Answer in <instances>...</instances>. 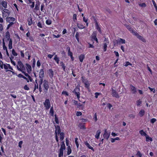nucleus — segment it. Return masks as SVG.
Masks as SVG:
<instances>
[{
  "mask_svg": "<svg viewBox=\"0 0 157 157\" xmlns=\"http://www.w3.org/2000/svg\"><path fill=\"white\" fill-rule=\"evenodd\" d=\"M44 105L46 109L47 110L49 109L50 107L51 104L50 100L48 99H47L44 103Z\"/></svg>",
  "mask_w": 157,
  "mask_h": 157,
  "instance_id": "f257e3e1",
  "label": "nucleus"
},
{
  "mask_svg": "<svg viewBox=\"0 0 157 157\" xmlns=\"http://www.w3.org/2000/svg\"><path fill=\"white\" fill-rule=\"evenodd\" d=\"M134 34L135 35L138 39L144 42L145 43L146 42V40L142 36H141L136 32H134Z\"/></svg>",
  "mask_w": 157,
  "mask_h": 157,
  "instance_id": "f03ea898",
  "label": "nucleus"
},
{
  "mask_svg": "<svg viewBox=\"0 0 157 157\" xmlns=\"http://www.w3.org/2000/svg\"><path fill=\"white\" fill-rule=\"evenodd\" d=\"M110 133H108L107 130L106 129L105 130V132L103 135V137L106 139L107 140H108L110 136Z\"/></svg>",
  "mask_w": 157,
  "mask_h": 157,
  "instance_id": "7ed1b4c3",
  "label": "nucleus"
},
{
  "mask_svg": "<svg viewBox=\"0 0 157 157\" xmlns=\"http://www.w3.org/2000/svg\"><path fill=\"white\" fill-rule=\"evenodd\" d=\"M43 86L44 89L47 91L49 88L48 82L46 80H44L43 81Z\"/></svg>",
  "mask_w": 157,
  "mask_h": 157,
  "instance_id": "20e7f679",
  "label": "nucleus"
},
{
  "mask_svg": "<svg viewBox=\"0 0 157 157\" xmlns=\"http://www.w3.org/2000/svg\"><path fill=\"white\" fill-rule=\"evenodd\" d=\"M66 148L60 147L59 151V157H61L63 155V151Z\"/></svg>",
  "mask_w": 157,
  "mask_h": 157,
  "instance_id": "39448f33",
  "label": "nucleus"
},
{
  "mask_svg": "<svg viewBox=\"0 0 157 157\" xmlns=\"http://www.w3.org/2000/svg\"><path fill=\"white\" fill-rule=\"evenodd\" d=\"M131 90L133 94H136V89L132 85H130Z\"/></svg>",
  "mask_w": 157,
  "mask_h": 157,
  "instance_id": "423d86ee",
  "label": "nucleus"
},
{
  "mask_svg": "<svg viewBox=\"0 0 157 157\" xmlns=\"http://www.w3.org/2000/svg\"><path fill=\"white\" fill-rule=\"evenodd\" d=\"M26 66L27 71L28 73L30 74L31 73L32 70L31 66L28 63H26Z\"/></svg>",
  "mask_w": 157,
  "mask_h": 157,
  "instance_id": "0eeeda50",
  "label": "nucleus"
},
{
  "mask_svg": "<svg viewBox=\"0 0 157 157\" xmlns=\"http://www.w3.org/2000/svg\"><path fill=\"white\" fill-rule=\"evenodd\" d=\"M112 95L114 97L117 98H119V96L118 94V93L115 90L112 89Z\"/></svg>",
  "mask_w": 157,
  "mask_h": 157,
  "instance_id": "6e6552de",
  "label": "nucleus"
},
{
  "mask_svg": "<svg viewBox=\"0 0 157 157\" xmlns=\"http://www.w3.org/2000/svg\"><path fill=\"white\" fill-rule=\"evenodd\" d=\"M19 65V66L20 67V68L22 69V70L23 71V70H25V67L22 63V62L21 61H19L17 63Z\"/></svg>",
  "mask_w": 157,
  "mask_h": 157,
  "instance_id": "1a4fd4ad",
  "label": "nucleus"
},
{
  "mask_svg": "<svg viewBox=\"0 0 157 157\" xmlns=\"http://www.w3.org/2000/svg\"><path fill=\"white\" fill-rule=\"evenodd\" d=\"M84 144L89 149H91L93 151H94V150L93 148L90 146V144L87 142V141L85 142Z\"/></svg>",
  "mask_w": 157,
  "mask_h": 157,
  "instance_id": "9d476101",
  "label": "nucleus"
},
{
  "mask_svg": "<svg viewBox=\"0 0 157 157\" xmlns=\"http://www.w3.org/2000/svg\"><path fill=\"white\" fill-rule=\"evenodd\" d=\"M124 25L126 27L129 31H132V33H133L134 32H135V31L133 30V29L131 27L130 25H129L126 24H125Z\"/></svg>",
  "mask_w": 157,
  "mask_h": 157,
  "instance_id": "9b49d317",
  "label": "nucleus"
},
{
  "mask_svg": "<svg viewBox=\"0 0 157 157\" xmlns=\"http://www.w3.org/2000/svg\"><path fill=\"white\" fill-rule=\"evenodd\" d=\"M44 77V71L43 69L40 70V75L39 78H42Z\"/></svg>",
  "mask_w": 157,
  "mask_h": 157,
  "instance_id": "f8f14e48",
  "label": "nucleus"
},
{
  "mask_svg": "<svg viewBox=\"0 0 157 157\" xmlns=\"http://www.w3.org/2000/svg\"><path fill=\"white\" fill-rule=\"evenodd\" d=\"M15 20V18L13 17H9L6 18V21L8 22H10V21H14Z\"/></svg>",
  "mask_w": 157,
  "mask_h": 157,
  "instance_id": "ddd939ff",
  "label": "nucleus"
},
{
  "mask_svg": "<svg viewBox=\"0 0 157 157\" xmlns=\"http://www.w3.org/2000/svg\"><path fill=\"white\" fill-rule=\"evenodd\" d=\"M49 75L50 77L52 78L54 76V72L53 71L52 69H50L49 70Z\"/></svg>",
  "mask_w": 157,
  "mask_h": 157,
  "instance_id": "4468645a",
  "label": "nucleus"
},
{
  "mask_svg": "<svg viewBox=\"0 0 157 157\" xmlns=\"http://www.w3.org/2000/svg\"><path fill=\"white\" fill-rule=\"evenodd\" d=\"M38 1V2H36L35 5V6L34 8V10H40V3Z\"/></svg>",
  "mask_w": 157,
  "mask_h": 157,
  "instance_id": "2eb2a0df",
  "label": "nucleus"
},
{
  "mask_svg": "<svg viewBox=\"0 0 157 157\" xmlns=\"http://www.w3.org/2000/svg\"><path fill=\"white\" fill-rule=\"evenodd\" d=\"M10 33L8 31L6 33V37L7 39V40H10Z\"/></svg>",
  "mask_w": 157,
  "mask_h": 157,
  "instance_id": "dca6fc26",
  "label": "nucleus"
},
{
  "mask_svg": "<svg viewBox=\"0 0 157 157\" xmlns=\"http://www.w3.org/2000/svg\"><path fill=\"white\" fill-rule=\"evenodd\" d=\"M101 132V130H98L96 132V134L95 135V137L98 139L99 138V136H100V134Z\"/></svg>",
  "mask_w": 157,
  "mask_h": 157,
  "instance_id": "f3484780",
  "label": "nucleus"
},
{
  "mask_svg": "<svg viewBox=\"0 0 157 157\" xmlns=\"http://www.w3.org/2000/svg\"><path fill=\"white\" fill-rule=\"evenodd\" d=\"M85 58V56L83 54L81 55L79 57V59L80 62H82L83 60Z\"/></svg>",
  "mask_w": 157,
  "mask_h": 157,
  "instance_id": "a211bd4d",
  "label": "nucleus"
},
{
  "mask_svg": "<svg viewBox=\"0 0 157 157\" xmlns=\"http://www.w3.org/2000/svg\"><path fill=\"white\" fill-rule=\"evenodd\" d=\"M78 127L80 129H86L84 126V123L79 124L78 125Z\"/></svg>",
  "mask_w": 157,
  "mask_h": 157,
  "instance_id": "6ab92c4d",
  "label": "nucleus"
},
{
  "mask_svg": "<svg viewBox=\"0 0 157 157\" xmlns=\"http://www.w3.org/2000/svg\"><path fill=\"white\" fill-rule=\"evenodd\" d=\"M78 28L80 29H83L85 28V26L82 24H77Z\"/></svg>",
  "mask_w": 157,
  "mask_h": 157,
  "instance_id": "aec40b11",
  "label": "nucleus"
},
{
  "mask_svg": "<svg viewBox=\"0 0 157 157\" xmlns=\"http://www.w3.org/2000/svg\"><path fill=\"white\" fill-rule=\"evenodd\" d=\"M146 137V141L147 142H148L149 141H152V139L149 136L147 135L146 136H145Z\"/></svg>",
  "mask_w": 157,
  "mask_h": 157,
  "instance_id": "412c9836",
  "label": "nucleus"
},
{
  "mask_svg": "<svg viewBox=\"0 0 157 157\" xmlns=\"http://www.w3.org/2000/svg\"><path fill=\"white\" fill-rule=\"evenodd\" d=\"M9 48L10 49L12 48V41L11 39L9 40Z\"/></svg>",
  "mask_w": 157,
  "mask_h": 157,
  "instance_id": "4be33fe9",
  "label": "nucleus"
},
{
  "mask_svg": "<svg viewBox=\"0 0 157 157\" xmlns=\"http://www.w3.org/2000/svg\"><path fill=\"white\" fill-rule=\"evenodd\" d=\"M56 130L58 134H60V133H61L60 127L59 126L57 125L56 126Z\"/></svg>",
  "mask_w": 157,
  "mask_h": 157,
  "instance_id": "5701e85b",
  "label": "nucleus"
},
{
  "mask_svg": "<svg viewBox=\"0 0 157 157\" xmlns=\"http://www.w3.org/2000/svg\"><path fill=\"white\" fill-rule=\"evenodd\" d=\"M97 32H94L91 35L92 38L93 39H94L97 37Z\"/></svg>",
  "mask_w": 157,
  "mask_h": 157,
  "instance_id": "b1692460",
  "label": "nucleus"
},
{
  "mask_svg": "<svg viewBox=\"0 0 157 157\" xmlns=\"http://www.w3.org/2000/svg\"><path fill=\"white\" fill-rule=\"evenodd\" d=\"M28 25L29 26H30L32 24V18L31 17H29L28 19Z\"/></svg>",
  "mask_w": 157,
  "mask_h": 157,
  "instance_id": "393cba45",
  "label": "nucleus"
},
{
  "mask_svg": "<svg viewBox=\"0 0 157 157\" xmlns=\"http://www.w3.org/2000/svg\"><path fill=\"white\" fill-rule=\"evenodd\" d=\"M2 4L3 6L5 8H6L7 7V2L4 1H3L2 2Z\"/></svg>",
  "mask_w": 157,
  "mask_h": 157,
  "instance_id": "a878e982",
  "label": "nucleus"
},
{
  "mask_svg": "<svg viewBox=\"0 0 157 157\" xmlns=\"http://www.w3.org/2000/svg\"><path fill=\"white\" fill-rule=\"evenodd\" d=\"M71 152V150L70 146H68L67 147V154L68 155H69Z\"/></svg>",
  "mask_w": 157,
  "mask_h": 157,
  "instance_id": "bb28decb",
  "label": "nucleus"
},
{
  "mask_svg": "<svg viewBox=\"0 0 157 157\" xmlns=\"http://www.w3.org/2000/svg\"><path fill=\"white\" fill-rule=\"evenodd\" d=\"M4 12H5L6 13H8V15H9L10 13V11L8 10L5 9H4V10H3V11H2V15H3V16L5 14V13H4Z\"/></svg>",
  "mask_w": 157,
  "mask_h": 157,
  "instance_id": "cd10ccee",
  "label": "nucleus"
},
{
  "mask_svg": "<svg viewBox=\"0 0 157 157\" xmlns=\"http://www.w3.org/2000/svg\"><path fill=\"white\" fill-rule=\"evenodd\" d=\"M109 44L107 43H105L104 44L103 47L104 48V51L105 52L107 50V45L108 44Z\"/></svg>",
  "mask_w": 157,
  "mask_h": 157,
  "instance_id": "c85d7f7f",
  "label": "nucleus"
},
{
  "mask_svg": "<svg viewBox=\"0 0 157 157\" xmlns=\"http://www.w3.org/2000/svg\"><path fill=\"white\" fill-rule=\"evenodd\" d=\"M60 140L62 141L63 140V139L64 138V133L63 132H61V133H60Z\"/></svg>",
  "mask_w": 157,
  "mask_h": 157,
  "instance_id": "c756f323",
  "label": "nucleus"
},
{
  "mask_svg": "<svg viewBox=\"0 0 157 157\" xmlns=\"http://www.w3.org/2000/svg\"><path fill=\"white\" fill-rule=\"evenodd\" d=\"M49 113L51 115V116H53V115H54V111H53V107L52 106V107L50 108Z\"/></svg>",
  "mask_w": 157,
  "mask_h": 157,
  "instance_id": "7c9ffc66",
  "label": "nucleus"
},
{
  "mask_svg": "<svg viewBox=\"0 0 157 157\" xmlns=\"http://www.w3.org/2000/svg\"><path fill=\"white\" fill-rule=\"evenodd\" d=\"M142 135L144 136H146L147 135L146 133H145L143 130H140L139 132Z\"/></svg>",
  "mask_w": 157,
  "mask_h": 157,
  "instance_id": "2f4dec72",
  "label": "nucleus"
},
{
  "mask_svg": "<svg viewBox=\"0 0 157 157\" xmlns=\"http://www.w3.org/2000/svg\"><path fill=\"white\" fill-rule=\"evenodd\" d=\"M54 59L57 62V63H59V58L56 55L55 57L54 58Z\"/></svg>",
  "mask_w": 157,
  "mask_h": 157,
  "instance_id": "473e14b6",
  "label": "nucleus"
},
{
  "mask_svg": "<svg viewBox=\"0 0 157 157\" xmlns=\"http://www.w3.org/2000/svg\"><path fill=\"white\" fill-rule=\"evenodd\" d=\"M141 117H142L144 114L145 111L144 110H141L139 113Z\"/></svg>",
  "mask_w": 157,
  "mask_h": 157,
  "instance_id": "72a5a7b5",
  "label": "nucleus"
},
{
  "mask_svg": "<svg viewBox=\"0 0 157 157\" xmlns=\"http://www.w3.org/2000/svg\"><path fill=\"white\" fill-rule=\"evenodd\" d=\"M61 66L63 68V69L64 71H65V64L63 63V62H60Z\"/></svg>",
  "mask_w": 157,
  "mask_h": 157,
  "instance_id": "f704fd0d",
  "label": "nucleus"
},
{
  "mask_svg": "<svg viewBox=\"0 0 157 157\" xmlns=\"http://www.w3.org/2000/svg\"><path fill=\"white\" fill-rule=\"evenodd\" d=\"M119 43H121L122 44H124L125 43V40L124 39H123L121 38H120L119 40Z\"/></svg>",
  "mask_w": 157,
  "mask_h": 157,
  "instance_id": "c9c22d12",
  "label": "nucleus"
},
{
  "mask_svg": "<svg viewBox=\"0 0 157 157\" xmlns=\"http://www.w3.org/2000/svg\"><path fill=\"white\" fill-rule=\"evenodd\" d=\"M55 117V121L56 122V123L58 124L59 123V121L58 120V117H57V115L56 114H55L54 115Z\"/></svg>",
  "mask_w": 157,
  "mask_h": 157,
  "instance_id": "e433bc0d",
  "label": "nucleus"
},
{
  "mask_svg": "<svg viewBox=\"0 0 157 157\" xmlns=\"http://www.w3.org/2000/svg\"><path fill=\"white\" fill-rule=\"evenodd\" d=\"M95 26L96 27V29L98 30V31L100 32V33H101V28L98 25V24L97 25H95Z\"/></svg>",
  "mask_w": 157,
  "mask_h": 157,
  "instance_id": "4c0bfd02",
  "label": "nucleus"
},
{
  "mask_svg": "<svg viewBox=\"0 0 157 157\" xmlns=\"http://www.w3.org/2000/svg\"><path fill=\"white\" fill-rule=\"evenodd\" d=\"M78 140V138H75V142L76 144L77 148H78V146H79V144L77 141Z\"/></svg>",
  "mask_w": 157,
  "mask_h": 157,
  "instance_id": "58836bf2",
  "label": "nucleus"
},
{
  "mask_svg": "<svg viewBox=\"0 0 157 157\" xmlns=\"http://www.w3.org/2000/svg\"><path fill=\"white\" fill-rule=\"evenodd\" d=\"M12 54L15 56H16L17 55V54L16 53L15 50L14 49H13L12 50Z\"/></svg>",
  "mask_w": 157,
  "mask_h": 157,
  "instance_id": "ea45409f",
  "label": "nucleus"
},
{
  "mask_svg": "<svg viewBox=\"0 0 157 157\" xmlns=\"http://www.w3.org/2000/svg\"><path fill=\"white\" fill-rule=\"evenodd\" d=\"M46 23L48 25H50L52 23V21L51 20H47L46 21Z\"/></svg>",
  "mask_w": 157,
  "mask_h": 157,
  "instance_id": "a19ab883",
  "label": "nucleus"
},
{
  "mask_svg": "<svg viewBox=\"0 0 157 157\" xmlns=\"http://www.w3.org/2000/svg\"><path fill=\"white\" fill-rule=\"evenodd\" d=\"M119 43V41L116 40H114L113 41V43L114 46H115L117 44Z\"/></svg>",
  "mask_w": 157,
  "mask_h": 157,
  "instance_id": "79ce46f5",
  "label": "nucleus"
},
{
  "mask_svg": "<svg viewBox=\"0 0 157 157\" xmlns=\"http://www.w3.org/2000/svg\"><path fill=\"white\" fill-rule=\"evenodd\" d=\"M80 107H81L82 109H83L84 108V106L83 105L79 103L78 105V108H80Z\"/></svg>",
  "mask_w": 157,
  "mask_h": 157,
  "instance_id": "37998d69",
  "label": "nucleus"
},
{
  "mask_svg": "<svg viewBox=\"0 0 157 157\" xmlns=\"http://www.w3.org/2000/svg\"><path fill=\"white\" fill-rule=\"evenodd\" d=\"M78 36H79L78 33V32H77L76 33V34L75 37V38H76V39L77 40V41H79Z\"/></svg>",
  "mask_w": 157,
  "mask_h": 157,
  "instance_id": "c03bdc74",
  "label": "nucleus"
},
{
  "mask_svg": "<svg viewBox=\"0 0 157 157\" xmlns=\"http://www.w3.org/2000/svg\"><path fill=\"white\" fill-rule=\"evenodd\" d=\"M76 17H77V15L75 14H74L73 15V21L74 22H75V20H77Z\"/></svg>",
  "mask_w": 157,
  "mask_h": 157,
  "instance_id": "a18cd8bd",
  "label": "nucleus"
},
{
  "mask_svg": "<svg viewBox=\"0 0 157 157\" xmlns=\"http://www.w3.org/2000/svg\"><path fill=\"white\" fill-rule=\"evenodd\" d=\"M64 141H63L61 142L62 144L61 145V147H64L66 148L65 144H64Z\"/></svg>",
  "mask_w": 157,
  "mask_h": 157,
  "instance_id": "49530a36",
  "label": "nucleus"
},
{
  "mask_svg": "<svg viewBox=\"0 0 157 157\" xmlns=\"http://www.w3.org/2000/svg\"><path fill=\"white\" fill-rule=\"evenodd\" d=\"M139 5L142 7H145L146 6V5L144 3H140L139 4Z\"/></svg>",
  "mask_w": 157,
  "mask_h": 157,
  "instance_id": "de8ad7c7",
  "label": "nucleus"
},
{
  "mask_svg": "<svg viewBox=\"0 0 157 157\" xmlns=\"http://www.w3.org/2000/svg\"><path fill=\"white\" fill-rule=\"evenodd\" d=\"M75 94L76 95L78 98L79 99L80 98V93L76 92Z\"/></svg>",
  "mask_w": 157,
  "mask_h": 157,
  "instance_id": "09e8293b",
  "label": "nucleus"
},
{
  "mask_svg": "<svg viewBox=\"0 0 157 157\" xmlns=\"http://www.w3.org/2000/svg\"><path fill=\"white\" fill-rule=\"evenodd\" d=\"M128 65H132V64L130 63L129 62L127 61L126 62L125 64L124 65L125 67L128 66Z\"/></svg>",
  "mask_w": 157,
  "mask_h": 157,
  "instance_id": "8fccbe9b",
  "label": "nucleus"
},
{
  "mask_svg": "<svg viewBox=\"0 0 157 157\" xmlns=\"http://www.w3.org/2000/svg\"><path fill=\"white\" fill-rule=\"evenodd\" d=\"M75 89L76 92H77L78 93H79L80 89H79V87L77 86L75 88Z\"/></svg>",
  "mask_w": 157,
  "mask_h": 157,
  "instance_id": "3c124183",
  "label": "nucleus"
},
{
  "mask_svg": "<svg viewBox=\"0 0 157 157\" xmlns=\"http://www.w3.org/2000/svg\"><path fill=\"white\" fill-rule=\"evenodd\" d=\"M156 121V119L155 118H152L151 120V122L152 123H154Z\"/></svg>",
  "mask_w": 157,
  "mask_h": 157,
  "instance_id": "603ef678",
  "label": "nucleus"
},
{
  "mask_svg": "<svg viewBox=\"0 0 157 157\" xmlns=\"http://www.w3.org/2000/svg\"><path fill=\"white\" fill-rule=\"evenodd\" d=\"M21 72L22 73L24 74L25 76L26 77H28L29 75H28V74L27 73H26L25 71H21Z\"/></svg>",
  "mask_w": 157,
  "mask_h": 157,
  "instance_id": "864d4df0",
  "label": "nucleus"
},
{
  "mask_svg": "<svg viewBox=\"0 0 157 157\" xmlns=\"http://www.w3.org/2000/svg\"><path fill=\"white\" fill-rule=\"evenodd\" d=\"M76 116H81L82 115V113L80 112H77L76 113Z\"/></svg>",
  "mask_w": 157,
  "mask_h": 157,
  "instance_id": "5fc2aeb1",
  "label": "nucleus"
},
{
  "mask_svg": "<svg viewBox=\"0 0 157 157\" xmlns=\"http://www.w3.org/2000/svg\"><path fill=\"white\" fill-rule=\"evenodd\" d=\"M148 88L150 89L151 91H152L154 93L155 92V88H151L149 87Z\"/></svg>",
  "mask_w": 157,
  "mask_h": 157,
  "instance_id": "6e6d98bb",
  "label": "nucleus"
},
{
  "mask_svg": "<svg viewBox=\"0 0 157 157\" xmlns=\"http://www.w3.org/2000/svg\"><path fill=\"white\" fill-rule=\"evenodd\" d=\"M92 17L94 19V22L95 23V25H97L98 24V22L96 20V18H95L94 16H92Z\"/></svg>",
  "mask_w": 157,
  "mask_h": 157,
  "instance_id": "4d7b16f0",
  "label": "nucleus"
},
{
  "mask_svg": "<svg viewBox=\"0 0 157 157\" xmlns=\"http://www.w3.org/2000/svg\"><path fill=\"white\" fill-rule=\"evenodd\" d=\"M153 3L154 6H155V8L156 10V12H157V6H156V4L155 3V1H153Z\"/></svg>",
  "mask_w": 157,
  "mask_h": 157,
  "instance_id": "13d9d810",
  "label": "nucleus"
},
{
  "mask_svg": "<svg viewBox=\"0 0 157 157\" xmlns=\"http://www.w3.org/2000/svg\"><path fill=\"white\" fill-rule=\"evenodd\" d=\"M24 89L25 90H29V88L27 86V85H25L24 87Z\"/></svg>",
  "mask_w": 157,
  "mask_h": 157,
  "instance_id": "bf43d9fd",
  "label": "nucleus"
},
{
  "mask_svg": "<svg viewBox=\"0 0 157 157\" xmlns=\"http://www.w3.org/2000/svg\"><path fill=\"white\" fill-rule=\"evenodd\" d=\"M136 155L138 156L139 157H141L142 154H141L140 152L139 151H138L136 154Z\"/></svg>",
  "mask_w": 157,
  "mask_h": 157,
  "instance_id": "052dcab7",
  "label": "nucleus"
},
{
  "mask_svg": "<svg viewBox=\"0 0 157 157\" xmlns=\"http://www.w3.org/2000/svg\"><path fill=\"white\" fill-rule=\"evenodd\" d=\"M62 94H65L66 96H68V94L67 92L66 91H63L62 92Z\"/></svg>",
  "mask_w": 157,
  "mask_h": 157,
  "instance_id": "680f3d73",
  "label": "nucleus"
},
{
  "mask_svg": "<svg viewBox=\"0 0 157 157\" xmlns=\"http://www.w3.org/2000/svg\"><path fill=\"white\" fill-rule=\"evenodd\" d=\"M141 101H140V99L138 100L137 101V103H136V105H137V106H139V105L141 103Z\"/></svg>",
  "mask_w": 157,
  "mask_h": 157,
  "instance_id": "e2e57ef3",
  "label": "nucleus"
},
{
  "mask_svg": "<svg viewBox=\"0 0 157 157\" xmlns=\"http://www.w3.org/2000/svg\"><path fill=\"white\" fill-rule=\"evenodd\" d=\"M37 26H38L39 27H40V28H42V24L40 22H39L38 23Z\"/></svg>",
  "mask_w": 157,
  "mask_h": 157,
  "instance_id": "0e129e2a",
  "label": "nucleus"
},
{
  "mask_svg": "<svg viewBox=\"0 0 157 157\" xmlns=\"http://www.w3.org/2000/svg\"><path fill=\"white\" fill-rule=\"evenodd\" d=\"M101 94V93H99L96 92L95 93V97L96 98H98V96L100 95Z\"/></svg>",
  "mask_w": 157,
  "mask_h": 157,
  "instance_id": "69168bd1",
  "label": "nucleus"
},
{
  "mask_svg": "<svg viewBox=\"0 0 157 157\" xmlns=\"http://www.w3.org/2000/svg\"><path fill=\"white\" fill-rule=\"evenodd\" d=\"M22 143L23 142L22 141H20L19 143L18 146L20 148L21 147V145L22 144Z\"/></svg>",
  "mask_w": 157,
  "mask_h": 157,
  "instance_id": "338daca9",
  "label": "nucleus"
},
{
  "mask_svg": "<svg viewBox=\"0 0 157 157\" xmlns=\"http://www.w3.org/2000/svg\"><path fill=\"white\" fill-rule=\"evenodd\" d=\"M68 56H70L71 55H73V53L70 51H69L68 52Z\"/></svg>",
  "mask_w": 157,
  "mask_h": 157,
  "instance_id": "774afa93",
  "label": "nucleus"
}]
</instances>
